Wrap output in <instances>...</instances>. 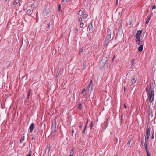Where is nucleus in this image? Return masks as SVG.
I'll list each match as a JSON object with an SVG mask.
<instances>
[{
  "label": "nucleus",
  "instance_id": "obj_38",
  "mask_svg": "<svg viewBox=\"0 0 156 156\" xmlns=\"http://www.w3.org/2000/svg\"><path fill=\"white\" fill-rule=\"evenodd\" d=\"M83 126V123H81L80 125L79 126V128H81Z\"/></svg>",
  "mask_w": 156,
  "mask_h": 156
},
{
  "label": "nucleus",
  "instance_id": "obj_29",
  "mask_svg": "<svg viewBox=\"0 0 156 156\" xmlns=\"http://www.w3.org/2000/svg\"><path fill=\"white\" fill-rule=\"evenodd\" d=\"M87 90V88H84L83 89H82L81 92V94H83V92L85 91H86Z\"/></svg>",
  "mask_w": 156,
  "mask_h": 156
},
{
  "label": "nucleus",
  "instance_id": "obj_20",
  "mask_svg": "<svg viewBox=\"0 0 156 156\" xmlns=\"http://www.w3.org/2000/svg\"><path fill=\"white\" fill-rule=\"evenodd\" d=\"M134 59H133L131 60V61L132 62L131 66L133 67L134 65L135 64V63L134 62Z\"/></svg>",
  "mask_w": 156,
  "mask_h": 156
},
{
  "label": "nucleus",
  "instance_id": "obj_7",
  "mask_svg": "<svg viewBox=\"0 0 156 156\" xmlns=\"http://www.w3.org/2000/svg\"><path fill=\"white\" fill-rule=\"evenodd\" d=\"M147 130L146 131V134L147 135V137L146 138V139L147 140L148 139L149 136L150 135V128H148V126H147Z\"/></svg>",
  "mask_w": 156,
  "mask_h": 156
},
{
  "label": "nucleus",
  "instance_id": "obj_41",
  "mask_svg": "<svg viewBox=\"0 0 156 156\" xmlns=\"http://www.w3.org/2000/svg\"><path fill=\"white\" fill-rule=\"evenodd\" d=\"M34 4H33L32 5H31V7L32 8H33V9H32V11H33V10H34Z\"/></svg>",
  "mask_w": 156,
  "mask_h": 156
},
{
  "label": "nucleus",
  "instance_id": "obj_18",
  "mask_svg": "<svg viewBox=\"0 0 156 156\" xmlns=\"http://www.w3.org/2000/svg\"><path fill=\"white\" fill-rule=\"evenodd\" d=\"M20 0H15L13 3V6H15L16 5L20 2Z\"/></svg>",
  "mask_w": 156,
  "mask_h": 156
},
{
  "label": "nucleus",
  "instance_id": "obj_39",
  "mask_svg": "<svg viewBox=\"0 0 156 156\" xmlns=\"http://www.w3.org/2000/svg\"><path fill=\"white\" fill-rule=\"evenodd\" d=\"M84 51L83 50V49L81 48L80 49V52H83Z\"/></svg>",
  "mask_w": 156,
  "mask_h": 156
},
{
  "label": "nucleus",
  "instance_id": "obj_9",
  "mask_svg": "<svg viewBox=\"0 0 156 156\" xmlns=\"http://www.w3.org/2000/svg\"><path fill=\"white\" fill-rule=\"evenodd\" d=\"M108 119L107 118L106 120L105 121L104 123V125L103 127V128L104 129H105L108 126Z\"/></svg>",
  "mask_w": 156,
  "mask_h": 156
},
{
  "label": "nucleus",
  "instance_id": "obj_12",
  "mask_svg": "<svg viewBox=\"0 0 156 156\" xmlns=\"http://www.w3.org/2000/svg\"><path fill=\"white\" fill-rule=\"evenodd\" d=\"M34 128V124L33 123H32L29 127L30 131V132L32 133Z\"/></svg>",
  "mask_w": 156,
  "mask_h": 156
},
{
  "label": "nucleus",
  "instance_id": "obj_19",
  "mask_svg": "<svg viewBox=\"0 0 156 156\" xmlns=\"http://www.w3.org/2000/svg\"><path fill=\"white\" fill-rule=\"evenodd\" d=\"M140 35H138L137 34H136V40L137 41H139V40H140Z\"/></svg>",
  "mask_w": 156,
  "mask_h": 156
},
{
  "label": "nucleus",
  "instance_id": "obj_22",
  "mask_svg": "<svg viewBox=\"0 0 156 156\" xmlns=\"http://www.w3.org/2000/svg\"><path fill=\"white\" fill-rule=\"evenodd\" d=\"M31 10L30 9H28L27 10L26 13L28 14L29 16H30L31 14H29L30 13H31Z\"/></svg>",
  "mask_w": 156,
  "mask_h": 156
},
{
  "label": "nucleus",
  "instance_id": "obj_31",
  "mask_svg": "<svg viewBox=\"0 0 156 156\" xmlns=\"http://www.w3.org/2000/svg\"><path fill=\"white\" fill-rule=\"evenodd\" d=\"M83 11L81 10H80L79 11L78 14L80 15V16H81L83 14Z\"/></svg>",
  "mask_w": 156,
  "mask_h": 156
},
{
  "label": "nucleus",
  "instance_id": "obj_2",
  "mask_svg": "<svg viewBox=\"0 0 156 156\" xmlns=\"http://www.w3.org/2000/svg\"><path fill=\"white\" fill-rule=\"evenodd\" d=\"M107 61V58L105 57H102L101 60L100 62L99 65L101 67H103L105 65Z\"/></svg>",
  "mask_w": 156,
  "mask_h": 156
},
{
  "label": "nucleus",
  "instance_id": "obj_35",
  "mask_svg": "<svg viewBox=\"0 0 156 156\" xmlns=\"http://www.w3.org/2000/svg\"><path fill=\"white\" fill-rule=\"evenodd\" d=\"M86 68V63L85 62H84L83 63V69H85Z\"/></svg>",
  "mask_w": 156,
  "mask_h": 156
},
{
  "label": "nucleus",
  "instance_id": "obj_53",
  "mask_svg": "<svg viewBox=\"0 0 156 156\" xmlns=\"http://www.w3.org/2000/svg\"><path fill=\"white\" fill-rule=\"evenodd\" d=\"M74 132V130H73L72 131V133H73Z\"/></svg>",
  "mask_w": 156,
  "mask_h": 156
},
{
  "label": "nucleus",
  "instance_id": "obj_17",
  "mask_svg": "<svg viewBox=\"0 0 156 156\" xmlns=\"http://www.w3.org/2000/svg\"><path fill=\"white\" fill-rule=\"evenodd\" d=\"M138 51L139 52H141L142 51L143 49V46L142 45H140L138 48Z\"/></svg>",
  "mask_w": 156,
  "mask_h": 156
},
{
  "label": "nucleus",
  "instance_id": "obj_5",
  "mask_svg": "<svg viewBox=\"0 0 156 156\" xmlns=\"http://www.w3.org/2000/svg\"><path fill=\"white\" fill-rule=\"evenodd\" d=\"M111 37V35H107V37L106 38V40L105 42V45L107 46L110 41V39Z\"/></svg>",
  "mask_w": 156,
  "mask_h": 156
},
{
  "label": "nucleus",
  "instance_id": "obj_47",
  "mask_svg": "<svg viewBox=\"0 0 156 156\" xmlns=\"http://www.w3.org/2000/svg\"><path fill=\"white\" fill-rule=\"evenodd\" d=\"M50 26V23L49 22L48 24V28L49 29V28Z\"/></svg>",
  "mask_w": 156,
  "mask_h": 156
},
{
  "label": "nucleus",
  "instance_id": "obj_6",
  "mask_svg": "<svg viewBox=\"0 0 156 156\" xmlns=\"http://www.w3.org/2000/svg\"><path fill=\"white\" fill-rule=\"evenodd\" d=\"M147 139H146V137L145 135H144L142 137V139H141V144L142 146H144V144H146V140Z\"/></svg>",
  "mask_w": 156,
  "mask_h": 156
},
{
  "label": "nucleus",
  "instance_id": "obj_45",
  "mask_svg": "<svg viewBox=\"0 0 156 156\" xmlns=\"http://www.w3.org/2000/svg\"><path fill=\"white\" fill-rule=\"evenodd\" d=\"M140 43L141 45H143V43H144V42H143V41H140Z\"/></svg>",
  "mask_w": 156,
  "mask_h": 156
},
{
  "label": "nucleus",
  "instance_id": "obj_43",
  "mask_svg": "<svg viewBox=\"0 0 156 156\" xmlns=\"http://www.w3.org/2000/svg\"><path fill=\"white\" fill-rule=\"evenodd\" d=\"M61 5H59V6H58V10L59 11H60L61 9Z\"/></svg>",
  "mask_w": 156,
  "mask_h": 156
},
{
  "label": "nucleus",
  "instance_id": "obj_51",
  "mask_svg": "<svg viewBox=\"0 0 156 156\" xmlns=\"http://www.w3.org/2000/svg\"><path fill=\"white\" fill-rule=\"evenodd\" d=\"M118 0H116V5H117L118 4Z\"/></svg>",
  "mask_w": 156,
  "mask_h": 156
},
{
  "label": "nucleus",
  "instance_id": "obj_44",
  "mask_svg": "<svg viewBox=\"0 0 156 156\" xmlns=\"http://www.w3.org/2000/svg\"><path fill=\"white\" fill-rule=\"evenodd\" d=\"M156 7V6L155 5H154L152 7V9H155Z\"/></svg>",
  "mask_w": 156,
  "mask_h": 156
},
{
  "label": "nucleus",
  "instance_id": "obj_42",
  "mask_svg": "<svg viewBox=\"0 0 156 156\" xmlns=\"http://www.w3.org/2000/svg\"><path fill=\"white\" fill-rule=\"evenodd\" d=\"M93 126V122H92L90 126V128L91 129H92Z\"/></svg>",
  "mask_w": 156,
  "mask_h": 156
},
{
  "label": "nucleus",
  "instance_id": "obj_52",
  "mask_svg": "<svg viewBox=\"0 0 156 156\" xmlns=\"http://www.w3.org/2000/svg\"><path fill=\"white\" fill-rule=\"evenodd\" d=\"M152 139H153L154 138V136H153V135L152 136V137H151Z\"/></svg>",
  "mask_w": 156,
  "mask_h": 156
},
{
  "label": "nucleus",
  "instance_id": "obj_32",
  "mask_svg": "<svg viewBox=\"0 0 156 156\" xmlns=\"http://www.w3.org/2000/svg\"><path fill=\"white\" fill-rule=\"evenodd\" d=\"M136 43L138 45H140V40H139V41L136 40Z\"/></svg>",
  "mask_w": 156,
  "mask_h": 156
},
{
  "label": "nucleus",
  "instance_id": "obj_16",
  "mask_svg": "<svg viewBox=\"0 0 156 156\" xmlns=\"http://www.w3.org/2000/svg\"><path fill=\"white\" fill-rule=\"evenodd\" d=\"M30 91H31V90L30 89L29 90V92H28V93L27 94V97L26 98V101H27L28 99H29V98L30 96Z\"/></svg>",
  "mask_w": 156,
  "mask_h": 156
},
{
  "label": "nucleus",
  "instance_id": "obj_3",
  "mask_svg": "<svg viewBox=\"0 0 156 156\" xmlns=\"http://www.w3.org/2000/svg\"><path fill=\"white\" fill-rule=\"evenodd\" d=\"M93 85V83L92 82V80H91L90 81V82L88 85V87L86 88H87V90H88V92H89V91H90V92H91V91L92 90Z\"/></svg>",
  "mask_w": 156,
  "mask_h": 156
},
{
  "label": "nucleus",
  "instance_id": "obj_13",
  "mask_svg": "<svg viewBox=\"0 0 156 156\" xmlns=\"http://www.w3.org/2000/svg\"><path fill=\"white\" fill-rule=\"evenodd\" d=\"M49 10L48 9L46 8L43 12V14L44 16H47L49 12Z\"/></svg>",
  "mask_w": 156,
  "mask_h": 156
},
{
  "label": "nucleus",
  "instance_id": "obj_24",
  "mask_svg": "<svg viewBox=\"0 0 156 156\" xmlns=\"http://www.w3.org/2000/svg\"><path fill=\"white\" fill-rule=\"evenodd\" d=\"M50 144L47 145V149L46 150L48 152H49L50 151Z\"/></svg>",
  "mask_w": 156,
  "mask_h": 156
},
{
  "label": "nucleus",
  "instance_id": "obj_59",
  "mask_svg": "<svg viewBox=\"0 0 156 156\" xmlns=\"http://www.w3.org/2000/svg\"><path fill=\"white\" fill-rule=\"evenodd\" d=\"M69 156H72V155H69Z\"/></svg>",
  "mask_w": 156,
  "mask_h": 156
},
{
  "label": "nucleus",
  "instance_id": "obj_8",
  "mask_svg": "<svg viewBox=\"0 0 156 156\" xmlns=\"http://www.w3.org/2000/svg\"><path fill=\"white\" fill-rule=\"evenodd\" d=\"M51 133H55L56 131V129L55 123L54 125L53 124L52 125V126L51 128Z\"/></svg>",
  "mask_w": 156,
  "mask_h": 156
},
{
  "label": "nucleus",
  "instance_id": "obj_48",
  "mask_svg": "<svg viewBox=\"0 0 156 156\" xmlns=\"http://www.w3.org/2000/svg\"><path fill=\"white\" fill-rule=\"evenodd\" d=\"M86 126H85L84 129L83 130V133H85V129H86Z\"/></svg>",
  "mask_w": 156,
  "mask_h": 156
},
{
  "label": "nucleus",
  "instance_id": "obj_1",
  "mask_svg": "<svg viewBox=\"0 0 156 156\" xmlns=\"http://www.w3.org/2000/svg\"><path fill=\"white\" fill-rule=\"evenodd\" d=\"M148 94L149 101L151 103L153 101L154 97V90H152L151 86L149 89Z\"/></svg>",
  "mask_w": 156,
  "mask_h": 156
},
{
  "label": "nucleus",
  "instance_id": "obj_4",
  "mask_svg": "<svg viewBox=\"0 0 156 156\" xmlns=\"http://www.w3.org/2000/svg\"><path fill=\"white\" fill-rule=\"evenodd\" d=\"M148 121H150V118H151V119L153 117V111L151 109H149L148 112Z\"/></svg>",
  "mask_w": 156,
  "mask_h": 156
},
{
  "label": "nucleus",
  "instance_id": "obj_27",
  "mask_svg": "<svg viewBox=\"0 0 156 156\" xmlns=\"http://www.w3.org/2000/svg\"><path fill=\"white\" fill-rule=\"evenodd\" d=\"M142 31H140V30H138L136 34H138V35H141V34L142 33Z\"/></svg>",
  "mask_w": 156,
  "mask_h": 156
},
{
  "label": "nucleus",
  "instance_id": "obj_11",
  "mask_svg": "<svg viewBox=\"0 0 156 156\" xmlns=\"http://www.w3.org/2000/svg\"><path fill=\"white\" fill-rule=\"evenodd\" d=\"M144 148H145L146 149V151L147 153V156H151L150 153H149L148 152V150H147V144H144Z\"/></svg>",
  "mask_w": 156,
  "mask_h": 156
},
{
  "label": "nucleus",
  "instance_id": "obj_40",
  "mask_svg": "<svg viewBox=\"0 0 156 156\" xmlns=\"http://www.w3.org/2000/svg\"><path fill=\"white\" fill-rule=\"evenodd\" d=\"M78 31V29H77V28H76V29H75L74 30V32L76 33H77V32Z\"/></svg>",
  "mask_w": 156,
  "mask_h": 156
},
{
  "label": "nucleus",
  "instance_id": "obj_14",
  "mask_svg": "<svg viewBox=\"0 0 156 156\" xmlns=\"http://www.w3.org/2000/svg\"><path fill=\"white\" fill-rule=\"evenodd\" d=\"M137 81V78L136 76H134L133 79L131 80V82L133 84H135Z\"/></svg>",
  "mask_w": 156,
  "mask_h": 156
},
{
  "label": "nucleus",
  "instance_id": "obj_26",
  "mask_svg": "<svg viewBox=\"0 0 156 156\" xmlns=\"http://www.w3.org/2000/svg\"><path fill=\"white\" fill-rule=\"evenodd\" d=\"M24 138L25 137L24 136H23L21 137L20 140V143H22L23 141L24 140Z\"/></svg>",
  "mask_w": 156,
  "mask_h": 156
},
{
  "label": "nucleus",
  "instance_id": "obj_37",
  "mask_svg": "<svg viewBox=\"0 0 156 156\" xmlns=\"http://www.w3.org/2000/svg\"><path fill=\"white\" fill-rule=\"evenodd\" d=\"M32 151L31 150L30 151V153L29 154L27 155L26 156H31V155Z\"/></svg>",
  "mask_w": 156,
  "mask_h": 156
},
{
  "label": "nucleus",
  "instance_id": "obj_54",
  "mask_svg": "<svg viewBox=\"0 0 156 156\" xmlns=\"http://www.w3.org/2000/svg\"><path fill=\"white\" fill-rule=\"evenodd\" d=\"M124 90L125 91V90H126V88H125V87H124Z\"/></svg>",
  "mask_w": 156,
  "mask_h": 156
},
{
  "label": "nucleus",
  "instance_id": "obj_55",
  "mask_svg": "<svg viewBox=\"0 0 156 156\" xmlns=\"http://www.w3.org/2000/svg\"><path fill=\"white\" fill-rule=\"evenodd\" d=\"M148 10H149L148 9H147V12H148Z\"/></svg>",
  "mask_w": 156,
  "mask_h": 156
},
{
  "label": "nucleus",
  "instance_id": "obj_21",
  "mask_svg": "<svg viewBox=\"0 0 156 156\" xmlns=\"http://www.w3.org/2000/svg\"><path fill=\"white\" fill-rule=\"evenodd\" d=\"M61 69L60 68H58L57 70V73L56 74V76H57L58 75L59 73L61 71Z\"/></svg>",
  "mask_w": 156,
  "mask_h": 156
},
{
  "label": "nucleus",
  "instance_id": "obj_49",
  "mask_svg": "<svg viewBox=\"0 0 156 156\" xmlns=\"http://www.w3.org/2000/svg\"><path fill=\"white\" fill-rule=\"evenodd\" d=\"M62 2H64L65 3H66V0L65 1V0H62Z\"/></svg>",
  "mask_w": 156,
  "mask_h": 156
},
{
  "label": "nucleus",
  "instance_id": "obj_34",
  "mask_svg": "<svg viewBox=\"0 0 156 156\" xmlns=\"http://www.w3.org/2000/svg\"><path fill=\"white\" fill-rule=\"evenodd\" d=\"M82 108V105L80 103L78 105V108L79 109H81Z\"/></svg>",
  "mask_w": 156,
  "mask_h": 156
},
{
  "label": "nucleus",
  "instance_id": "obj_23",
  "mask_svg": "<svg viewBox=\"0 0 156 156\" xmlns=\"http://www.w3.org/2000/svg\"><path fill=\"white\" fill-rule=\"evenodd\" d=\"M74 148L73 147L72 149H71L70 152V155L73 156V154L74 153Z\"/></svg>",
  "mask_w": 156,
  "mask_h": 156
},
{
  "label": "nucleus",
  "instance_id": "obj_15",
  "mask_svg": "<svg viewBox=\"0 0 156 156\" xmlns=\"http://www.w3.org/2000/svg\"><path fill=\"white\" fill-rule=\"evenodd\" d=\"M88 28H89V31L91 32H92L93 30V27L92 23L90 24L88 26Z\"/></svg>",
  "mask_w": 156,
  "mask_h": 156
},
{
  "label": "nucleus",
  "instance_id": "obj_28",
  "mask_svg": "<svg viewBox=\"0 0 156 156\" xmlns=\"http://www.w3.org/2000/svg\"><path fill=\"white\" fill-rule=\"evenodd\" d=\"M151 19V17H148L146 22V24H147Z\"/></svg>",
  "mask_w": 156,
  "mask_h": 156
},
{
  "label": "nucleus",
  "instance_id": "obj_46",
  "mask_svg": "<svg viewBox=\"0 0 156 156\" xmlns=\"http://www.w3.org/2000/svg\"><path fill=\"white\" fill-rule=\"evenodd\" d=\"M88 119H87V122H86V125L85 126H86V127H87V124H88Z\"/></svg>",
  "mask_w": 156,
  "mask_h": 156
},
{
  "label": "nucleus",
  "instance_id": "obj_30",
  "mask_svg": "<svg viewBox=\"0 0 156 156\" xmlns=\"http://www.w3.org/2000/svg\"><path fill=\"white\" fill-rule=\"evenodd\" d=\"M88 15L86 14H83V19H85L87 18L88 16Z\"/></svg>",
  "mask_w": 156,
  "mask_h": 156
},
{
  "label": "nucleus",
  "instance_id": "obj_50",
  "mask_svg": "<svg viewBox=\"0 0 156 156\" xmlns=\"http://www.w3.org/2000/svg\"><path fill=\"white\" fill-rule=\"evenodd\" d=\"M124 107L125 108H127V107L126 106V105L125 104H124Z\"/></svg>",
  "mask_w": 156,
  "mask_h": 156
},
{
  "label": "nucleus",
  "instance_id": "obj_58",
  "mask_svg": "<svg viewBox=\"0 0 156 156\" xmlns=\"http://www.w3.org/2000/svg\"><path fill=\"white\" fill-rule=\"evenodd\" d=\"M7 1H9L10 0H6Z\"/></svg>",
  "mask_w": 156,
  "mask_h": 156
},
{
  "label": "nucleus",
  "instance_id": "obj_56",
  "mask_svg": "<svg viewBox=\"0 0 156 156\" xmlns=\"http://www.w3.org/2000/svg\"><path fill=\"white\" fill-rule=\"evenodd\" d=\"M147 87L146 88V90H147Z\"/></svg>",
  "mask_w": 156,
  "mask_h": 156
},
{
  "label": "nucleus",
  "instance_id": "obj_57",
  "mask_svg": "<svg viewBox=\"0 0 156 156\" xmlns=\"http://www.w3.org/2000/svg\"><path fill=\"white\" fill-rule=\"evenodd\" d=\"M32 139L33 140V137H32Z\"/></svg>",
  "mask_w": 156,
  "mask_h": 156
},
{
  "label": "nucleus",
  "instance_id": "obj_36",
  "mask_svg": "<svg viewBox=\"0 0 156 156\" xmlns=\"http://www.w3.org/2000/svg\"><path fill=\"white\" fill-rule=\"evenodd\" d=\"M131 139H129L128 140V142H127V145H130V143L131 142Z\"/></svg>",
  "mask_w": 156,
  "mask_h": 156
},
{
  "label": "nucleus",
  "instance_id": "obj_25",
  "mask_svg": "<svg viewBox=\"0 0 156 156\" xmlns=\"http://www.w3.org/2000/svg\"><path fill=\"white\" fill-rule=\"evenodd\" d=\"M111 30L109 29H108L107 35H111Z\"/></svg>",
  "mask_w": 156,
  "mask_h": 156
},
{
  "label": "nucleus",
  "instance_id": "obj_33",
  "mask_svg": "<svg viewBox=\"0 0 156 156\" xmlns=\"http://www.w3.org/2000/svg\"><path fill=\"white\" fill-rule=\"evenodd\" d=\"M11 64V62L10 61H8L6 63V64L7 65L8 67H9L10 65Z\"/></svg>",
  "mask_w": 156,
  "mask_h": 156
},
{
  "label": "nucleus",
  "instance_id": "obj_10",
  "mask_svg": "<svg viewBox=\"0 0 156 156\" xmlns=\"http://www.w3.org/2000/svg\"><path fill=\"white\" fill-rule=\"evenodd\" d=\"M79 21L80 24V27H82L83 26L84 24L83 23V22H82V20L81 17L79 18Z\"/></svg>",
  "mask_w": 156,
  "mask_h": 156
}]
</instances>
